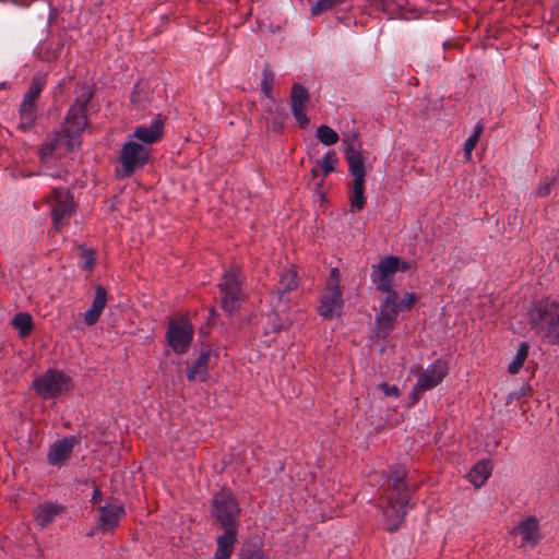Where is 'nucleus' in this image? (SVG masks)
<instances>
[{"label":"nucleus","instance_id":"1","mask_svg":"<svg viewBox=\"0 0 559 559\" xmlns=\"http://www.w3.org/2000/svg\"><path fill=\"white\" fill-rule=\"evenodd\" d=\"M91 95L88 94L84 100H78L69 109L61 133L47 138L39 151L41 163L50 164L52 160L59 159L66 153L80 146L81 133L87 124L85 107Z\"/></svg>","mask_w":559,"mask_h":559},{"label":"nucleus","instance_id":"2","mask_svg":"<svg viewBox=\"0 0 559 559\" xmlns=\"http://www.w3.org/2000/svg\"><path fill=\"white\" fill-rule=\"evenodd\" d=\"M419 296L415 292H403L401 296L384 297L379 304L374 317V325L371 340H385L394 330L399 312L409 311L418 301Z\"/></svg>","mask_w":559,"mask_h":559},{"label":"nucleus","instance_id":"3","mask_svg":"<svg viewBox=\"0 0 559 559\" xmlns=\"http://www.w3.org/2000/svg\"><path fill=\"white\" fill-rule=\"evenodd\" d=\"M532 328L547 343L559 344V300L546 297L530 311Z\"/></svg>","mask_w":559,"mask_h":559},{"label":"nucleus","instance_id":"4","mask_svg":"<svg viewBox=\"0 0 559 559\" xmlns=\"http://www.w3.org/2000/svg\"><path fill=\"white\" fill-rule=\"evenodd\" d=\"M348 164V174L352 181L347 186L348 200L352 210L361 211L366 205V168L362 153L355 150L352 145L347 147L345 153Z\"/></svg>","mask_w":559,"mask_h":559},{"label":"nucleus","instance_id":"5","mask_svg":"<svg viewBox=\"0 0 559 559\" xmlns=\"http://www.w3.org/2000/svg\"><path fill=\"white\" fill-rule=\"evenodd\" d=\"M340 283V270L337 267L331 269L326 283L319 295L317 306V311L323 320L338 319L344 313L345 300Z\"/></svg>","mask_w":559,"mask_h":559},{"label":"nucleus","instance_id":"6","mask_svg":"<svg viewBox=\"0 0 559 559\" xmlns=\"http://www.w3.org/2000/svg\"><path fill=\"white\" fill-rule=\"evenodd\" d=\"M413 267L411 262H407L399 257L388 255L382 258L371 272V281L376 288L383 294L384 297L401 296L402 294L393 289L394 275L397 272H407Z\"/></svg>","mask_w":559,"mask_h":559},{"label":"nucleus","instance_id":"7","mask_svg":"<svg viewBox=\"0 0 559 559\" xmlns=\"http://www.w3.org/2000/svg\"><path fill=\"white\" fill-rule=\"evenodd\" d=\"M32 386L38 396L49 400L69 393L73 388V382L62 370L48 369L34 379Z\"/></svg>","mask_w":559,"mask_h":559},{"label":"nucleus","instance_id":"8","mask_svg":"<svg viewBox=\"0 0 559 559\" xmlns=\"http://www.w3.org/2000/svg\"><path fill=\"white\" fill-rule=\"evenodd\" d=\"M388 504L383 510L385 526L388 531H395L402 524L406 506L408 502V493L406 484L403 479H396L388 492Z\"/></svg>","mask_w":559,"mask_h":559},{"label":"nucleus","instance_id":"9","mask_svg":"<svg viewBox=\"0 0 559 559\" xmlns=\"http://www.w3.org/2000/svg\"><path fill=\"white\" fill-rule=\"evenodd\" d=\"M240 508L228 489H222L213 497V515L223 528H238Z\"/></svg>","mask_w":559,"mask_h":559},{"label":"nucleus","instance_id":"10","mask_svg":"<svg viewBox=\"0 0 559 559\" xmlns=\"http://www.w3.org/2000/svg\"><path fill=\"white\" fill-rule=\"evenodd\" d=\"M152 148L147 145H141L134 139H129L122 145L119 155L122 177H130L133 173L142 169L150 160Z\"/></svg>","mask_w":559,"mask_h":559},{"label":"nucleus","instance_id":"11","mask_svg":"<svg viewBox=\"0 0 559 559\" xmlns=\"http://www.w3.org/2000/svg\"><path fill=\"white\" fill-rule=\"evenodd\" d=\"M241 282V273L236 267L226 271L222 278L219 285L221 305L228 313H234L243 300Z\"/></svg>","mask_w":559,"mask_h":559},{"label":"nucleus","instance_id":"12","mask_svg":"<svg viewBox=\"0 0 559 559\" xmlns=\"http://www.w3.org/2000/svg\"><path fill=\"white\" fill-rule=\"evenodd\" d=\"M46 202L50 206L53 229L60 231L74 211L73 199L66 189H55L52 194L46 198Z\"/></svg>","mask_w":559,"mask_h":559},{"label":"nucleus","instance_id":"13","mask_svg":"<svg viewBox=\"0 0 559 559\" xmlns=\"http://www.w3.org/2000/svg\"><path fill=\"white\" fill-rule=\"evenodd\" d=\"M448 371V362L443 359H437L428 365L427 368L419 373L417 382L413 388V402H417L424 391L431 390L439 385L447 377Z\"/></svg>","mask_w":559,"mask_h":559},{"label":"nucleus","instance_id":"14","mask_svg":"<svg viewBox=\"0 0 559 559\" xmlns=\"http://www.w3.org/2000/svg\"><path fill=\"white\" fill-rule=\"evenodd\" d=\"M193 337V328L188 319L180 318L169 323L166 338L169 346L177 354H183L188 350Z\"/></svg>","mask_w":559,"mask_h":559},{"label":"nucleus","instance_id":"15","mask_svg":"<svg viewBox=\"0 0 559 559\" xmlns=\"http://www.w3.org/2000/svg\"><path fill=\"white\" fill-rule=\"evenodd\" d=\"M219 358L217 348H204L198 358L187 368V378L189 381H206L209 370L214 367Z\"/></svg>","mask_w":559,"mask_h":559},{"label":"nucleus","instance_id":"16","mask_svg":"<svg viewBox=\"0 0 559 559\" xmlns=\"http://www.w3.org/2000/svg\"><path fill=\"white\" fill-rule=\"evenodd\" d=\"M126 515L124 507L110 501L99 508L98 526L103 532L111 533L118 526L121 519Z\"/></svg>","mask_w":559,"mask_h":559},{"label":"nucleus","instance_id":"17","mask_svg":"<svg viewBox=\"0 0 559 559\" xmlns=\"http://www.w3.org/2000/svg\"><path fill=\"white\" fill-rule=\"evenodd\" d=\"M308 102V91L298 83L294 84L290 94V107L296 121L301 128L307 127L310 122L306 114Z\"/></svg>","mask_w":559,"mask_h":559},{"label":"nucleus","instance_id":"18","mask_svg":"<svg viewBox=\"0 0 559 559\" xmlns=\"http://www.w3.org/2000/svg\"><path fill=\"white\" fill-rule=\"evenodd\" d=\"M164 133V121L159 118L154 119L150 126L141 124L138 126L133 133L130 134L129 139H134L141 145H147L151 147L152 144L158 142L163 138Z\"/></svg>","mask_w":559,"mask_h":559},{"label":"nucleus","instance_id":"19","mask_svg":"<svg viewBox=\"0 0 559 559\" xmlns=\"http://www.w3.org/2000/svg\"><path fill=\"white\" fill-rule=\"evenodd\" d=\"M521 537V546L534 548L542 538L539 522L535 516L523 519L513 530Z\"/></svg>","mask_w":559,"mask_h":559},{"label":"nucleus","instance_id":"20","mask_svg":"<svg viewBox=\"0 0 559 559\" xmlns=\"http://www.w3.org/2000/svg\"><path fill=\"white\" fill-rule=\"evenodd\" d=\"M75 441L74 437H67L52 443L47 454L48 462L51 465L66 462L71 455Z\"/></svg>","mask_w":559,"mask_h":559},{"label":"nucleus","instance_id":"21","mask_svg":"<svg viewBox=\"0 0 559 559\" xmlns=\"http://www.w3.org/2000/svg\"><path fill=\"white\" fill-rule=\"evenodd\" d=\"M238 528H224V533L217 536L214 559H228L237 540Z\"/></svg>","mask_w":559,"mask_h":559},{"label":"nucleus","instance_id":"22","mask_svg":"<svg viewBox=\"0 0 559 559\" xmlns=\"http://www.w3.org/2000/svg\"><path fill=\"white\" fill-rule=\"evenodd\" d=\"M106 302H107V293H106L105 288H103L102 286H98L96 288L92 306L84 314V322L87 325H93L98 321L103 310L106 307Z\"/></svg>","mask_w":559,"mask_h":559},{"label":"nucleus","instance_id":"23","mask_svg":"<svg viewBox=\"0 0 559 559\" xmlns=\"http://www.w3.org/2000/svg\"><path fill=\"white\" fill-rule=\"evenodd\" d=\"M492 466L488 460H481L474 465L467 477L475 488L481 487L491 475Z\"/></svg>","mask_w":559,"mask_h":559},{"label":"nucleus","instance_id":"24","mask_svg":"<svg viewBox=\"0 0 559 559\" xmlns=\"http://www.w3.org/2000/svg\"><path fill=\"white\" fill-rule=\"evenodd\" d=\"M62 508L53 503H44L38 506L34 511L36 522L40 526H46L48 523L55 520L60 514Z\"/></svg>","mask_w":559,"mask_h":559},{"label":"nucleus","instance_id":"25","mask_svg":"<svg viewBox=\"0 0 559 559\" xmlns=\"http://www.w3.org/2000/svg\"><path fill=\"white\" fill-rule=\"evenodd\" d=\"M298 286L297 271L294 265L289 266L281 274V278L277 287V297L282 301L284 293L296 289Z\"/></svg>","mask_w":559,"mask_h":559},{"label":"nucleus","instance_id":"26","mask_svg":"<svg viewBox=\"0 0 559 559\" xmlns=\"http://www.w3.org/2000/svg\"><path fill=\"white\" fill-rule=\"evenodd\" d=\"M36 120V104L23 100L20 106V122L19 128L27 130L34 126Z\"/></svg>","mask_w":559,"mask_h":559},{"label":"nucleus","instance_id":"27","mask_svg":"<svg viewBox=\"0 0 559 559\" xmlns=\"http://www.w3.org/2000/svg\"><path fill=\"white\" fill-rule=\"evenodd\" d=\"M266 326L264 328V334L267 335L271 332L277 333L290 325V321L286 317H281L278 313L272 312L265 316Z\"/></svg>","mask_w":559,"mask_h":559},{"label":"nucleus","instance_id":"28","mask_svg":"<svg viewBox=\"0 0 559 559\" xmlns=\"http://www.w3.org/2000/svg\"><path fill=\"white\" fill-rule=\"evenodd\" d=\"M530 346L526 342H522L516 350L515 356L508 365V372L510 374H516L522 369L525 360L528 357Z\"/></svg>","mask_w":559,"mask_h":559},{"label":"nucleus","instance_id":"29","mask_svg":"<svg viewBox=\"0 0 559 559\" xmlns=\"http://www.w3.org/2000/svg\"><path fill=\"white\" fill-rule=\"evenodd\" d=\"M12 325L17 330L20 336L28 335L33 329V318L26 312H20L12 319Z\"/></svg>","mask_w":559,"mask_h":559},{"label":"nucleus","instance_id":"30","mask_svg":"<svg viewBox=\"0 0 559 559\" xmlns=\"http://www.w3.org/2000/svg\"><path fill=\"white\" fill-rule=\"evenodd\" d=\"M316 136L323 145H334L338 142V134L329 126L322 124L317 129Z\"/></svg>","mask_w":559,"mask_h":559},{"label":"nucleus","instance_id":"31","mask_svg":"<svg viewBox=\"0 0 559 559\" xmlns=\"http://www.w3.org/2000/svg\"><path fill=\"white\" fill-rule=\"evenodd\" d=\"M337 160V154L334 151H329L317 162V164L321 168L323 176H326L335 171Z\"/></svg>","mask_w":559,"mask_h":559},{"label":"nucleus","instance_id":"32","mask_svg":"<svg viewBox=\"0 0 559 559\" xmlns=\"http://www.w3.org/2000/svg\"><path fill=\"white\" fill-rule=\"evenodd\" d=\"M273 84H274V73L269 68H264L262 70V78H261L260 86H261L262 94L267 98L273 97V94H272Z\"/></svg>","mask_w":559,"mask_h":559},{"label":"nucleus","instance_id":"33","mask_svg":"<svg viewBox=\"0 0 559 559\" xmlns=\"http://www.w3.org/2000/svg\"><path fill=\"white\" fill-rule=\"evenodd\" d=\"M81 251V265L86 271H92L96 262V253L90 248L82 247Z\"/></svg>","mask_w":559,"mask_h":559},{"label":"nucleus","instance_id":"34","mask_svg":"<svg viewBox=\"0 0 559 559\" xmlns=\"http://www.w3.org/2000/svg\"><path fill=\"white\" fill-rule=\"evenodd\" d=\"M44 84H45L44 80L35 79L32 82V84H31L27 93L25 94L23 100H28V103L36 104V99L39 97Z\"/></svg>","mask_w":559,"mask_h":559},{"label":"nucleus","instance_id":"35","mask_svg":"<svg viewBox=\"0 0 559 559\" xmlns=\"http://www.w3.org/2000/svg\"><path fill=\"white\" fill-rule=\"evenodd\" d=\"M341 0H319L311 8L312 14L318 15V14L333 8Z\"/></svg>","mask_w":559,"mask_h":559},{"label":"nucleus","instance_id":"36","mask_svg":"<svg viewBox=\"0 0 559 559\" xmlns=\"http://www.w3.org/2000/svg\"><path fill=\"white\" fill-rule=\"evenodd\" d=\"M240 559H267V557L260 548L249 547L241 551Z\"/></svg>","mask_w":559,"mask_h":559},{"label":"nucleus","instance_id":"37","mask_svg":"<svg viewBox=\"0 0 559 559\" xmlns=\"http://www.w3.org/2000/svg\"><path fill=\"white\" fill-rule=\"evenodd\" d=\"M478 139L476 136L469 135L464 144V157L466 162H469L472 159V152L476 147L478 143Z\"/></svg>","mask_w":559,"mask_h":559},{"label":"nucleus","instance_id":"38","mask_svg":"<svg viewBox=\"0 0 559 559\" xmlns=\"http://www.w3.org/2000/svg\"><path fill=\"white\" fill-rule=\"evenodd\" d=\"M552 182L548 179L543 180L538 183L536 194L538 197H547L551 192Z\"/></svg>","mask_w":559,"mask_h":559},{"label":"nucleus","instance_id":"39","mask_svg":"<svg viewBox=\"0 0 559 559\" xmlns=\"http://www.w3.org/2000/svg\"><path fill=\"white\" fill-rule=\"evenodd\" d=\"M379 389L386 396H393V397H399L400 396V391H399L396 385H389L386 382H381L379 384Z\"/></svg>","mask_w":559,"mask_h":559},{"label":"nucleus","instance_id":"40","mask_svg":"<svg viewBox=\"0 0 559 559\" xmlns=\"http://www.w3.org/2000/svg\"><path fill=\"white\" fill-rule=\"evenodd\" d=\"M484 130V126L478 122L475 127H474V131L473 133L471 134L472 136H476V139L479 140L480 135H481V132Z\"/></svg>","mask_w":559,"mask_h":559},{"label":"nucleus","instance_id":"41","mask_svg":"<svg viewBox=\"0 0 559 559\" xmlns=\"http://www.w3.org/2000/svg\"><path fill=\"white\" fill-rule=\"evenodd\" d=\"M102 499V491L98 488L94 489L93 496H92V503L97 504Z\"/></svg>","mask_w":559,"mask_h":559},{"label":"nucleus","instance_id":"42","mask_svg":"<svg viewBox=\"0 0 559 559\" xmlns=\"http://www.w3.org/2000/svg\"><path fill=\"white\" fill-rule=\"evenodd\" d=\"M530 392H531V386L523 388V390H522L523 395H530Z\"/></svg>","mask_w":559,"mask_h":559},{"label":"nucleus","instance_id":"43","mask_svg":"<svg viewBox=\"0 0 559 559\" xmlns=\"http://www.w3.org/2000/svg\"><path fill=\"white\" fill-rule=\"evenodd\" d=\"M136 93H138V91H135V92L132 94L131 100H132L133 103H135V102H136V100H135V95H136Z\"/></svg>","mask_w":559,"mask_h":559},{"label":"nucleus","instance_id":"44","mask_svg":"<svg viewBox=\"0 0 559 559\" xmlns=\"http://www.w3.org/2000/svg\"><path fill=\"white\" fill-rule=\"evenodd\" d=\"M311 173H312L313 175H316V174H317V169H316V168H312Z\"/></svg>","mask_w":559,"mask_h":559}]
</instances>
